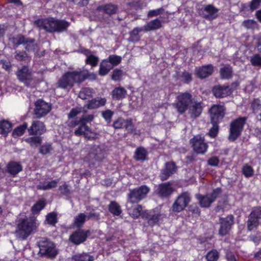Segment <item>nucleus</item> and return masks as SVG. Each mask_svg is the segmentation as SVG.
Instances as JSON below:
<instances>
[{"label": "nucleus", "mask_w": 261, "mask_h": 261, "mask_svg": "<svg viewBox=\"0 0 261 261\" xmlns=\"http://www.w3.org/2000/svg\"><path fill=\"white\" fill-rule=\"evenodd\" d=\"M177 112L183 114L187 110L192 117H197L200 115L202 110L201 102L193 101L192 95L188 92L179 94L174 103Z\"/></svg>", "instance_id": "nucleus-1"}, {"label": "nucleus", "mask_w": 261, "mask_h": 261, "mask_svg": "<svg viewBox=\"0 0 261 261\" xmlns=\"http://www.w3.org/2000/svg\"><path fill=\"white\" fill-rule=\"evenodd\" d=\"M15 234L17 237L24 240L37 227L35 219L28 218L25 215L21 214L16 222Z\"/></svg>", "instance_id": "nucleus-2"}, {"label": "nucleus", "mask_w": 261, "mask_h": 261, "mask_svg": "<svg viewBox=\"0 0 261 261\" xmlns=\"http://www.w3.org/2000/svg\"><path fill=\"white\" fill-rule=\"evenodd\" d=\"M92 115H85L83 116L79 120L71 121L69 122V126L71 127L78 126L75 130L74 134L76 136L84 135L88 139H95L98 138V134L93 132L86 125V123L91 122L93 120Z\"/></svg>", "instance_id": "nucleus-3"}, {"label": "nucleus", "mask_w": 261, "mask_h": 261, "mask_svg": "<svg viewBox=\"0 0 261 261\" xmlns=\"http://www.w3.org/2000/svg\"><path fill=\"white\" fill-rule=\"evenodd\" d=\"M81 69L66 72L58 82V87L63 89H69L75 83L83 82L87 77L86 73Z\"/></svg>", "instance_id": "nucleus-4"}, {"label": "nucleus", "mask_w": 261, "mask_h": 261, "mask_svg": "<svg viewBox=\"0 0 261 261\" xmlns=\"http://www.w3.org/2000/svg\"><path fill=\"white\" fill-rule=\"evenodd\" d=\"M34 23L40 29L49 32H61L65 31L69 25V23L65 20L54 18L40 19L36 20Z\"/></svg>", "instance_id": "nucleus-5"}, {"label": "nucleus", "mask_w": 261, "mask_h": 261, "mask_svg": "<svg viewBox=\"0 0 261 261\" xmlns=\"http://www.w3.org/2000/svg\"><path fill=\"white\" fill-rule=\"evenodd\" d=\"M39 253L43 256L50 258L55 257L58 254L56 245L52 242L45 239H42L38 242Z\"/></svg>", "instance_id": "nucleus-6"}, {"label": "nucleus", "mask_w": 261, "mask_h": 261, "mask_svg": "<svg viewBox=\"0 0 261 261\" xmlns=\"http://www.w3.org/2000/svg\"><path fill=\"white\" fill-rule=\"evenodd\" d=\"M245 117H241L233 121L230 124L229 139L234 141L241 134L245 123Z\"/></svg>", "instance_id": "nucleus-7"}, {"label": "nucleus", "mask_w": 261, "mask_h": 261, "mask_svg": "<svg viewBox=\"0 0 261 261\" xmlns=\"http://www.w3.org/2000/svg\"><path fill=\"white\" fill-rule=\"evenodd\" d=\"M191 200V196L189 193L183 192L180 194L173 203L172 210L175 212L183 211Z\"/></svg>", "instance_id": "nucleus-8"}, {"label": "nucleus", "mask_w": 261, "mask_h": 261, "mask_svg": "<svg viewBox=\"0 0 261 261\" xmlns=\"http://www.w3.org/2000/svg\"><path fill=\"white\" fill-rule=\"evenodd\" d=\"M149 191V188L146 186H142L130 191L128 200L138 202L144 197Z\"/></svg>", "instance_id": "nucleus-9"}, {"label": "nucleus", "mask_w": 261, "mask_h": 261, "mask_svg": "<svg viewBox=\"0 0 261 261\" xmlns=\"http://www.w3.org/2000/svg\"><path fill=\"white\" fill-rule=\"evenodd\" d=\"M190 142L193 150L197 153L203 154L206 151L208 146L203 137L197 135L191 139Z\"/></svg>", "instance_id": "nucleus-10"}, {"label": "nucleus", "mask_w": 261, "mask_h": 261, "mask_svg": "<svg viewBox=\"0 0 261 261\" xmlns=\"http://www.w3.org/2000/svg\"><path fill=\"white\" fill-rule=\"evenodd\" d=\"M34 113L37 118L46 115L51 110V105L42 99H39L35 103Z\"/></svg>", "instance_id": "nucleus-11"}, {"label": "nucleus", "mask_w": 261, "mask_h": 261, "mask_svg": "<svg viewBox=\"0 0 261 261\" xmlns=\"http://www.w3.org/2000/svg\"><path fill=\"white\" fill-rule=\"evenodd\" d=\"M10 41L12 42L14 45L16 46L25 43V49L28 50H35L37 48V45L34 43V40H27L24 36L22 35H18L16 37L11 38H10Z\"/></svg>", "instance_id": "nucleus-12"}, {"label": "nucleus", "mask_w": 261, "mask_h": 261, "mask_svg": "<svg viewBox=\"0 0 261 261\" xmlns=\"http://www.w3.org/2000/svg\"><path fill=\"white\" fill-rule=\"evenodd\" d=\"M220 193V189L217 188L214 190L213 192L210 195L202 196L198 194L196 195V197L199 200L200 205L202 207H207L211 205Z\"/></svg>", "instance_id": "nucleus-13"}, {"label": "nucleus", "mask_w": 261, "mask_h": 261, "mask_svg": "<svg viewBox=\"0 0 261 261\" xmlns=\"http://www.w3.org/2000/svg\"><path fill=\"white\" fill-rule=\"evenodd\" d=\"M212 123H219L223 118L225 114V109L223 106L220 105H214L210 110Z\"/></svg>", "instance_id": "nucleus-14"}, {"label": "nucleus", "mask_w": 261, "mask_h": 261, "mask_svg": "<svg viewBox=\"0 0 261 261\" xmlns=\"http://www.w3.org/2000/svg\"><path fill=\"white\" fill-rule=\"evenodd\" d=\"M261 218V208L256 207L251 212L248 221V228L251 230L255 228L258 224L259 220Z\"/></svg>", "instance_id": "nucleus-15"}, {"label": "nucleus", "mask_w": 261, "mask_h": 261, "mask_svg": "<svg viewBox=\"0 0 261 261\" xmlns=\"http://www.w3.org/2000/svg\"><path fill=\"white\" fill-rule=\"evenodd\" d=\"M233 222L232 215L228 216L225 218H221L219 234L221 236H225L227 234L231 228Z\"/></svg>", "instance_id": "nucleus-16"}, {"label": "nucleus", "mask_w": 261, "mask_h": 261, "mask_svg": "<svg viewBox=\"0 0 261 261\" xmlns=\"http://www.w3.org/2000/svg\"><path fill=\"white\" fill-rule=\"evenodd\" d=\"M17 76L19 81L28 86L32 80L31 72L27 66H23L17 72Z\"/></svg>", "instance_id": "nucleus-17"}, {"label": "nucleus", "mask_w": 261, "mask_h": 261, "mask_svg": "<svg viewBox=\"0 0 261 261\" xmlns=\"http://www.w3.org/2000/svg\"><path fill=\"white\" fill-rule=\"evenodd\" d=\"M88 233L89 231L79 229L70 236V240L75 244H80L86 240Z\"/></svg>", "instance_id": "nucleus-18"}, {"label": "nucleus", "mask_w": 261, "mask_h": 261, "mask_svg": "<svg viewBox=\"0 0 261 261\" xmlns=\"http://www.w3.org/2000/svg\"><path fill=\"white\" fill-rule=\"evenodd\" d=\"M45 127L43 122L40 121H34L31 126L28 128L29 135H41L45 132Z\"/></svg>", "instance_id": "nucleus-19"}, {"label": "nucleus", "mask_w": 261, "mask_h": 261, "mask_svg": "<svg viewBox=\"0 0 261 261\" xmlns=\"http://www.w3.org/2000/svg\"><path fill=\"white\" fill-rule=\"evenodd\" d=\"M213 92L216 97H224L230 95L232 90L229 86L218 85L214 87Z\"/></svg>", "instance_id": "nucleus-20"}, {"label": "nucleus", "mask_w": 261, "mask_h": 261, "mask_svg": "<svg viewBox=\"0 0 261 261\" xmlns=\"http://www.w3.org/2000/svg\"><path fill=\"white\" fill-rule=\"evenodd\" d=\"M133 203L136 202L128 200L126 206L129 215L131 216L133 218L136 219L138 218L139 216L142 214L141 212L142 211V207L141 205L138 204L133 205Z\"/></svg>", "instance_id": "nucleus-21"}, {"label": "nucleus", "mask_w": 261, "mask_h": 261, "mask_svg": "<svg viewBox=\"0 0 261 261\" xmlns=\"http://www.w3.org/2000/svg\"><path fill=\"white\" fill-rule=\"evenodd\" d=\"M214 71V67L211 64L197 68L196 69V75L201 79L205 78L212 74Z\"/></svg>", "instance_id": "nucleus-22"}, {"label": "nucleus", "mask_w": 261, "mask_h": 261, "mask_svg": "<svg viewBox=\"0 0 261 261\" xmlns=\"http://www.w3.org/2000/svg\"><path fill=\"white\" fill-rule=\"evenodd\" d=\"M173 190L171 184L167 182L160 185L156 189V192L160 196L166 197L170 195Z\"/></svg>", "instance_id": "nucleus-23"}, {"label": "nucleus", "mask_w": 261, "mask_h": 261, "mask_svg": "<svg viewBox=\"0 0 261 261\" xmlns=\"http://www.w3.org/2000/svg\"><path fill=\"white\" fill-rule=\"evenodd\" d=\"M106 101V98L98 97L89 101L85 107L88 109H97L100 107L105 106Z\"/></svg>", "instance_id": "nucleus-24"}, {"label": "nucleus", "mask_w": 261, "mask_h": 261, "mask_svg": "<svg viewBox=\"0 0 261 261\" xmlns=\"http://www.w3.org/2000/svg\"><path fill=\"white\" fill-rule=\"evenodd\" d=\"M176 171V167L173 163H168L166 164L165 168L163 171L161 175L162 180H166Z\"/></svg>", "instance_id": "nucleus-25"}, {"label": "nucleus", "mask_w": 261, "mask_h": 261, "mask_svg": "<svg viewBox=\"0 0 261 261\" xmlns=\"http://www.w3.org/2000/svg\"><path fill=\"white\" fill-rule=\"evenodd\" d=\"M89 155L94 159L95 161H100L105 158V153L100 146H97L93 147L92 152L90 153Z\"/></svg>", "instance_id": "nucleus-26"}, {"label": "nucleus", "mask_w": 261, "mask_h": 261, "mask_svg": "<svg viewBox=\"0 0 261 261\" xmlns=\"http://www.w3.org/2000/svg\"><path fill=\"white\" fill-rule=\"evenodd\" d=\"M204 11L206 14H204V17L210 20L216 18L218 15V10L212 5L206 6L204 8Z\"/></svg>", "instance_id": "nucleus-27"}, {"label": "nucleus", "mask_w": 261, "mask_h": 261, "mask_svg": "<svg viewBox=\"0 0 261 261\" xmlns=\"http://www.w3.org/2000/svg\"><path fill=\"white\" fill-rule=\"evenodd\" d=\"M113 68L112 65L107 59L104 60L100 63L99 74L101 76L106 75Z\"/></svg>", "instance_id": "nucleus-28"}, {"label": "nucleus", "mask_w": 261, "mask_h": 261, "mask_svg": "<svg viewBox=\"0 0 261 261\" xmlns=\"http://www.w3.org/2000/svg\"><path fill=\"white\" fill-rule=\"evenodd\" d=\"M22 167L21 165L16 162H12L7 166V170L10 174L15 175L21 171Z\"/></svg>", "instance_id": "nucleus-29"}, {"label": "nucleus", "mask_w": 261, "mask_h": 261, "mask_svg": "<svg viewBox=\"0 0 261 261\" xmlns=\"http://www.w3.org/2000/svg\"><path fill=\"white\" fill-rule=\"evenodd\" d=\"M12 124L11 122L6 120H3L0 121V134L5 136L11 130Z\"/></svg>", "instance_id": "nucleus-30"}, {"label": "nucleus", "mask_w": 261, "mask_h": 261, "mask_svg": "<svg viewBox=\"0 0 261 261\" xmlns=\"http://www.w3.org/2000/svg\"><path fill=\"white\" fill-rule=\"evenodd\" d=\"M84 54L86 56V62L88 64L91 65L92 66H95L99 61V59L97 56L91 54L89 50H85L83 51Z\"/></svg>", "instance_id": "nucleus-31"}, {"label": "nucleus", "mask_w": 261, "mask_h": 261, "mask_svg": "<svg viewBox=\"0 0 261 261\" xmlns=\"http://www.w3.org/2000/svg\"><path fill=\"white\" fill-rule=\"evenodd\" d=\"M117 8L116 6L112 4H108L104 6L99 7L97 9V11L100 12H105L108 14H112L115 13L117 11Z\"/></svg>", "instance_id": "nucleus-32"}, {"label": "nucleus", "mask_w": 261, "mask_h": 261, "mask_svg": "<svg viewBox=\"0 0 261 261\" xmlns=\"http://www.w3.org/2000/svg\"><path fill=\"white\" fill-rule=\"evenodd\" d=\"M161 27V22L159 19L153 20L144 26V31L156 30Z\"/></svg>", "instance_id": "nucleus-33"}, {"label": "nucleus", "mask_w": 261, "mask_h": 261, "mask_svg": "<svg viewBox=\"0 0 261 261\" xmlns=\"http://www.w3.org/2000/svg\"><path fill=\"white\" fill-rule=\"evenodd\" d=\"M94 93L93 89L91 88H84L79 93V96L82 99H86L91 97Z\"/></svg>", "instance_id": "nucleus-34"}, {"label": "nucleus", "mask_w": 261, "mask_h": 261, "mask_svg": "<svg viewBox=\"0 0 261 261\" xmlns=\"http://www.w3.org/2000/svg\"><path fill=\"white\" fill-rule=\"evenodd\" d=\"M126 91L123 88H116L112 91V96L114 98L120 99L124 98Z\"/></svg>", "instance_id": "nucleus-35"}, {"label": "nucleus", "mask_w": 261, "mask_h": 261, "mask_svg": "<svg viewBox=\"0 0 261 261\" xmlns=\"http://www.w3.org/2000/svg\"><path fill=\"white\" fill-rule=\"evenodd\" d=\"M232 68L229 65H225L220 70V75L222 79H228L232 76Z\"/></svg>", "instance_id": "nucleus-36"}, {"label": "nucleus", "mask_w": 261, "mask_h": 261, "mask_svg": "<svg viewBox=\"0 0 261 261\" xmlns=\"http://www.w3.org/2000/svg\"><path fill=\"white\" fill-rule=\"evenodd\" d=\"M110 212L115 216H119L122 211L119 204L115 201H112L109 205Z\"/></svg>", "instance_id": "nucleus-37"}, {"label": "nucleus", "mask_w": 261, "mask_h": 261, "mask_svg": "<svg viewBox=\"0 0 261 261\" xmlns=\"http://www.w3.org/2000/svg\"><path fill=\"white\" fill-rule=\"evenodd\" d=\"M147 151L142 147L137 148L135 151V159L136 160L144 161L146 160Z\"/></svg>", "instance_id": "nucleus-38"}, {"label": "nucleus", "mask_w": 261, "mask_h": 261, "mask_svg": "<svg viewBox=\"0 0 261 261\" xmlns=\"http://www.w3.org/2000/svg\"><path fill=\"white\" fill-rule=\"evenodd\" d=\"M162 217V215L160 213L154 214H149L148 217V222L150 225L153 226L159 222Z\"/></svg>", "instance_id": "nucleus-39"}, {"label": "nucleus", "mask_w": 261, "mask_h": 261, "mask_svg": "<svg viewBox=\"0 0 261 261\" xmlns=\"http://www.w3.org/2000/svg\"><path fill=\"white\" fill-rule=\"evenodd\" d=\"M87 219V216L84 213H80L74 218V224L76 227L82 226Z\"/></svg>", "instance_id": "nucleus-40"}, {"label": "nucleus", "mask_w": 261, "mask_h": 261, "mask_svg": "<svg viewBox=\"0 0 261 261\" xmlns=\"http://www.w3.org/2000/svg\"><path fill=\"white\" fill-rule=\"evenodd\" d=\"M72 259L73 261H93V258L92 256L86 253H83L73 256Z\"/></svg>", "instance_id": "nucleus-41"}, {"label": "nucleus", "mask_w": 261, "mask_h": 261, "mask_svg": "<svg viewBox=\"0 0 261 261\" xmlns=\"http://www.w3.org/2000/svg\"><path fill=\"white\" fill-rule=\"evenodd\" d=\"M27 127L28 124L27 123H24L22 125L17 127L13 132L12 135L13 137H17L22 135Z\"/></svg>", "instance_id": "nucleus-42"}, {"label": "nucleus", "mask_w": 261, "mask_h": 261, "mask_svg": "<svg viewBox=\"0 0 261 261\" xmlns=\"http://www.w3.org/2000/svg\"><path fill=\"white\" fill-rule=\"evenodd\" d=\"M250 63L255 67H261V54H255L250 57Z\"/></svg>", "instance_id": "nucleus-43"}, {"label": "nucleus", "mask_w": 261, "mask_h": 261, "mask_svg": "<svg viewBox=\"0 0 261 261\" xmlns=\"http://www.w3.org/2000/svg\"><path fill=\"white\" fill-rule=\"evenodd\" d=\"M108 61L112 65V66H115L118 65L121 61L122 58L119 56L110 55L107 59Z\"/></svg>", "instance_id": "nucleus-44"}, {"label": "nucleus", "mask_w": 261, "mask_h": 261, "mask_svg": "<svg viewBox=\"0 0 261 261\" xmlns=\"http://www.w3.org/2000/svg\"><path fill=\"white\" fill-rule=\"evenodd\" d=\"M45 204L44 200H40L32 207V210L34 213H38L44 207Z\"/></svg>", "instance_id": "nucleus-45"}, {"label": "nucleus", "mask_w": 261, "mask_h": 261, "mask_svg": "<svg viewBox=\"0 0 261 261\" xmlns=\"http://www.w3.org/2000/svg\"><path fill=\"white\" fill-rule=\"evenodd\" d=\"M113 115L114 112L111 110H106L101 112L102 117L108 123H110L111 122Z\"/></svg>", "instance_id": "nucleus-46"}, {"label": "nucleus", "mask_w": 261, "mask_h": 261, "mask_svg": "<svg viewBox=\"0 0 261 261\" xmlns=\"http://www.w3.org/2000/svg\"><path fill=\"white\" fill-rule=\"evenodd\" d=\"M219 258V253L216 250H213L206 255V259L207 261H217Z\"/></svg>", "instance_id": "nucleus-47"}, {"label": "nucleus", "mask_w": 261, "mask_h": 261, "mask_svg": "<svg viewBox=\"0 0 261 261\" xmlns=\"http://www.w3.org/2000/svg\"><path fill=\"white\" fill-rule=\"evenodd\" d=\"M144 31V27L141 28H136L130 33V37L133 40H138L139 38V33Z\"/></svg>", "instance_id": "nucleus-48"}, {"label": "nucleus", "mask_w": 261, "mask_h": 261, "mask_svg": "<svg viewBox=\"0 0 261 261\" xmlns=\"http://www.w3.org/2000/svg\"><path fill=\"white\" fill-rule=\"evenodd\" d=\"M25 141L31 146H37L41 143V138L40 137H32L27 138Z\"/></svg>", "instance_id": "nucleus-49"}, {"label": "nucleus", "mask_w": 261, "mask_h": 261, "mask_svg": "<svg viewBox=\"0 0 261 261\" xmlns=\"http://www.w3.org/2000/svg\"><path fill=\"white\" fill-rule=\"evenodd\" d=\"M46 220L48 224L54 225L57 223V215L54 213H50L46 216Z\"/></svg>", "instance_id": "nucleus-50"}, {"label": "nucleus", "mask_w": 261, "mask_h": 261, "mask_svg": "<svg viewBox=\"0 0 261 261\" xmlns=\"http://www.w3.org/2000/svg\"><path fill=\"white\" fill-rule=\"evenodd\" d=\"M242 24L247 29H253L257 25V22L252 19L244 20Z\"/></svg>", "instance_id": "nucleus-51"}, {"label": "nucleus", "mask_w": 261, "mask_h": 261, "mask_svg": "<svg viewBox=\"0 0 261 261\" xmlns=\"http://www.w3.org/2000/svg\"><path fill=\"white\" fill-rule=\"evenodd\" d=\"M242 171L246 177H250L253 174V170L252 168L248 165H245L243 166Z\"/></svg>", "instance_id": "nucleus-52"}, {"label": "nucleus", "mask_w": 261, "mask_h": 261, "mask_svg": "<svg viewBox=\"0 0 261 261\" xmlns=\"http://www.w3.org/2000/svg\"><path fill=\"white\" fill-rule=\"evenodd\" d=\"M122 76V71L120 69H115L112 74V79L113 80L119 81Z\"/></svg>", "instance_id": "nucleus-53"}, {"label": "nucleus", "mask_w": 261, "mask_h": 261, "mask_svg": "<svg viewBox=\"0 0 261 261\" xmlns=\"http://www.w3.org/2000/svg\"><path fill=\"white\" fill-rule=\"evenodd\" d=\"M125 124V119L119 118L117 120L115 121L113 123V127L115 129H119L124 127Z\"/></svg>", "instance_id": "nucleus-54"}, {"label": "nucleus", "mask_w": 261, "mask_h": 261, "mask_svg": "<svg viewBox=\"0 0 261 261\" xmlns=\"http://www.w3.org/2000/svg\"><path fill=\"white\" fill-rule=\"evenodd\" d=\"M51 149L50 144H45L40 147L39 152L42 154H46L50 151Z\"/></svg>", "instance_id": "nucleus-55"}, {"label": "nucleus", "mask_w": 261, "mask_h": 261, "mask_svg": "<svg viewBox=\"0 0 261 261\" xmlns=\"http://www.w3.org/2000/svg\"><path fill=\"white\" fill-rule=\"evenodd\" d=\"M261 4V0H252L249 5L250 9L253 11L259 7Z\"/></svg>", "instance_id": "nucleus-56"}, {"label": "nucleus", "mask_w": 261, "mask_h": 261, "mask_svg": "<svg viewBox=\"0 0 261 261\" xmlns=\"http://www.w3.org/2000/svg\"><path fill=\"white\" fill-rule=\"evenodd\" d=\"M181 80L185 83H188L192 80L191 74L188 72L185 71L181 76Z\"/></svg>", "instance_id": "nucleus-57"}, {"label": "nucleus", "mask_w": 261, "mask_h": 261, "mask_svg": "<svg viewBox=\"0 0 261 261\" xmlns=\"http://www.w3.org/2000/svg\"><path fill=\"white\" fill-rule=\"evenodd\" d=\"M163 11V9L159 8L155 10H150L148 13V16L149 17L156 16L161 14Z\"/></svg>", "instance_id": "nucleus-58"}, {"label": "nucleus", "mask_w": 261, "mask_h": 261, "mask_svg": "<svg viewBox=\"0 0 261 261\" xmlns=\"http://www.w3.org/2000/svg\"><path fill=\"white\" fill-rule=\"evenodd\" d=\"M82 112V109L80 108H75L72 109L68 114V117L70 118H73Z\"/></svg>", "instance_id": "nucleus-59"}, {"label": "nucleus", "mask_w": 261, "mask_h": 261, "mask_svg": "<svg viewBox=\"0 0 261 261\" xmlns=\"http://www.w3.org/2000/svg\"><path fill=\"white\" fill-rule=\"evenodd\" d=\"M213 127L210 129L208 135L214 138L216 136L217 134V132L218 130V126L217 125V123H213Z\"/></svg>", "instance_id": "nucleus-60"}, {"label": "nucleus", "mask_w": 261, "mask_h": 261, "mask_svg": "<svg viewBox=\"0 0 261 261\" xmlns=\"http://www.w3.org/2000/svg\"><path fill=\"white\" fill-rule=\"evenodd\" d=\"M219 163V160L217 157H212L207 161V164L211 166H217Z\"/></svg>", "instance_id": "nucleus-61"}, {"label": "nucleus", "mask_w": 261, "mask_h": 261, "mask_svg": "<svg viewBox=\"0 0 261 261\" xmlns=\"http://www.w3.org/2000/svg\"><path fill=\"white\" fill-rule=\"evenodd\" d=\"M27 55L24 52L16 51L15 55V58L19 61H22L24 60Z\"/></svg>", "instance_id": "nucleus-62"}, {"label": "nucleus", "mask_w": 261, "mask_h": 261, "mask_svg": "<svg viewBox=\"0 0 261 261\" xmlns=\"http://www.w3.org/2000/svg\"><path fill=\"white\" fill-rule=\"evenodd\" d=\"M47 184H48V181H44L43 182H41L37 186V188L39 189L43 190H48Z\"/></svg>", "instance_id": "nucleus-63"}, {"label": "nucleus", "mask_w": 261, "mask_h": 261, "mask_svg": "<svg viewBox=\"0 0 261 261\" xmlns=\"http://www.w3.org/2000/svg\"><path fill=\"white\" fill-rule=\"evenodd\" d=\"M58 180H53L50 181H48V189L56 187L57 185V184L58 183Z\"/></svg>", "instance_id": "nucleus-64"}]
</instances>
